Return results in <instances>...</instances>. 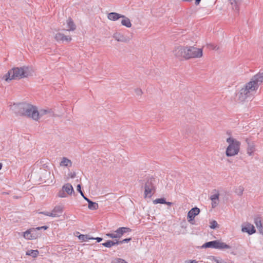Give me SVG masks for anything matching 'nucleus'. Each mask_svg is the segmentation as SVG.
Instances as JSON below:
<instances>
[{
	"label": "nucleus",
	"instance_id": "obj_50",
	"mask_svg": "<svg viewBox=\"0 0 263 263\" xmlns=\"http://www.w3.org/2000/svg\"><path fill=\"white\" fill-rule=\"evenodd\" d=\"M2 167V164L1 163H0V170H1Z\"/></svg>",
	"mask_w": 263,
	"mask_h": 263
},
{
	"label": "nucleus",
	"instance_id": "obj_43",
	"mask_svg": "<svg viewBox=\"0 0 263 263\" xmlns=\"http://www.w3.org/2000/svg\"><path fill=\"white\" fill-rule=\"evenodd\" d=\"M36 229L38 230H40L41 229L46 230L47 229V227H46V226H43V227H37Z\"/></svg>",
	"mask_w": 263,
	"mask_h": 263
},
{
	"label": "nucleus",
	"instance_id": "obj_2",
	"mask_svg": "<svg viewBox=\"0 0 263 263\" xmlns=\"http://www.w3.org/2000/svg\"><path fill=\"white\" fill-rule=\"evenodd\" d=\"M33 72V69L31 67H15L9 70L4 78L6 81L13 79H21L32 76Z\"/></svg>",
	"mask_w": 263,
	"mask_h": 263
},
{
	"label": "nucleus",
	"instance_id": "obj_11",
	"mask_svg": "<svg viewBox=\"0 0 263 263\" xmlns=\"http://www.w3.org/2000/svg\"><path fill=\"white\" fill-rule=\"evenodd\" d=\"M131 230L126 227H121L118 229L111 233H108L106 235L111 238H120L124 233L130 232Z\"/></svg>",
	"mask_w": 263,
	"mask_h": 263
},
{
	"label": "nucleus",
	"instance_id": "obj_27",
	"mask_svg": "<svg viewBox=\"0 0 263 263\" xmlns=\"http://www.w3.org/2000/svg\"><path fill=\"white\" fill-rule=\"evenodd\" d=\"M62 212H63V208L61 206H55L52 211V213H53V214H58L59 215V216L61 215Z\"/></svg>",
	"mask_w": 263,
	"mask_h": 263
},
{
	"label": "nucleus",
	"instance_id": "obj_41",
	"mask_svg": "<svg viewBox=\"0 0 263 263\" xmlns=\"http://www.w3.org/2000/svg\"><path fill=\"white\" fill-rule=\"evenodd\" d=\"M136 93L138 95L140 96L142 94V91L140 89H137L135 90Z\"/></svg>",
	"mask_w": 263,
	"mask_h": 263
},
{
	"label": "nucleus",
	"instance_id": "obj_42",
	"mask_svg": "<svg viewBox=\"0 0 263 263\" xmlns=\"http://www.w3.org/2000/svg\"><path fill=\"white\" fill-rule=\"evenodd\" d=\"M77 191L80 193L81 192H82V190H81V185L80 184H78L77 186Z\"/></svg>",
	"mask_w": 263,
	"mask_h": 263
},
{
	"label": "nucleus",
	"instance_id": "obj_30",
	"mask_svg": "<svg viewBox=\"0 0 263 263\" xmlns=\"http://www.w3.org/2000/svg\"><path fill=\"white\" fill-rule=\"evenodd\" d=\"M79 239L83 241H86L88 239H93L94 238L90 237L88 235H80L78 236Z\"/></svg>",
	"mask_w": 263,
	"mask_h": 263
},
{
	"label": "nucleus",
	"instance_id": "obj_48",
	"mask_svg": "<svg viewBox=\"0 0 263 263\" xmlns=\"http://www.w3.org/2000/svg\"><path fill=\"white\" fill-rule=\"evenodd\" d=\"M187 263H198V262L197 261H196L195 260H193Z\"/></svg>",
	"mask_w": 263,
	"mask_h": 263
},
{
	"label": "nucleus",
	"instance_id": "obj_25",
	"mask_svg": "<svg viewBox=\"0 0 263 263\" xmlns=\"http://www.w3.org/2000/svg\"><path fill=\"white\" fill-rule=\"evenodd\" d=\"M67 30H68V31H71V30L73 31L76 28L75 25H74L73 22L70 19H69L67 20Z\"/></svg>",
	"mask_w": 263,
	"mask_h": 263
},
{
	"label": "nucleus",
	"instance_id": "obj_15",
	"mask_svg": "<svg viewBox=\"0 0 263 263\" xmlns=\"http://www.w3.org/2000/svg\"><path fill=\"white\" fill-rule=\"evenodd\" d=\"M72 163L70 160L66 157H62L60 162L59 165L62 167L69 168L72 166Z\"/></svg>",
	"mask_w": 263,
	"mask_h": 263
},
{
	"label": "nucleus",
	"instance_id": "obj_18",
	"mask_svg": "<svg viewBox=\"0 0 263 263\" xmlns=\"http://www.w3.org/2000/svg\"><path fill=\"white\" fill-rule=\"evenodd\" d=\"M120 18H122L121 23L123 26L127 28H130L132 27V23L128 17L125 15H122Z\"/></svg>",
	"mask_w": 263,
	"mask_h": 263
},
{
	"label": "nucleus",
	"instance_id": "obj_33",
	"mask_svg": "<svg viewBox=\"0 0 263 263\" xmlns=\"http://www.w3.org/2000/svg\"><path fill=\"white\" fill-rule=\"evenodd\" d=\"M254 223L257 227V228L259 230L260 228H262V224L261 222L260 219L259 218H256L254 219Z\"/></svg>",
	"mask_w": 263,
	"mask_h": 263
},
{
	"label": "nucleus",
	"instance_id": "obj_9",
	"mask_svg": "<svg viewBox=\"0 0 263 263\" xmlns=\"http://www.w3.org/2000/svg\"><path fill=\"white\" fill-rule=\"evenodd\" d=\"M203 52L201 48L195 47H189V54L187 59L191 58H200L202 56Z\"/></svg>",
	"mask_w": 263,
	"mask_h": 263
},
{
	"label": "nucleus",
	"instance_id": "obj_35",
	"mask_svg": "<svg viewBox=\"0 0 263 263\" xmlns=\"http://www.w3.org/2000/svg\"><path fill=\"white\" fill-rule=\"evenodd\" d=\"M210 227L211 229H214L218 228V224L216 221L212 220L210 222Z\"/></svg>",
	"mask_w": 263,
	"mask_h": 263
},
{
	"label": "nucleus",
	"instance_id": "obj_49",
	"mask_svg": "<svg viewBox=\"0 0 263 263\" xmlns=\"http://www.w3.org/2000/svg\"><path fill=\"white\" fill-rule=\"evenodd\" d=\"M196 1V4H199L201 0H195Z\"/></svg>",
	"mask_w": 263,
	"mask_h": 263
},
{
	"label": "nucleus",
	"instance_id": "obj_37",
	"mask_svg": "<svg viewBox=\"0 0 263 263\" xmlns=\"http://www.w3.org/2000/svg\"><path fill=\"white\" fill-rule=\"evenodd\" d=\"M208 47L211 49H213V50H218L219 49V47H217V46L216 45H214L212 44H208Z\"/></svg>",
	"mask_w": 263,
	"mask_h": 263
},
{
	"label": "nucleus",
	"instance_id": "obj_24",
	"mask_svg": "<svg viewBox=\"0 0 263 263\" xmlns=\"http://www.w3.org/2000/svg\"><path fill=\"white\" fill-rule=\"evenodd\" d=\"M31 234V229L27 230L23 233V237L25 239L28 240H32L33 239Z\"/></svg>",
	"mask_w": 263,
	"mask_h": 263
},
{
	"label": "nucleus",
	"instance_id": "obj_6",
	"mask_svg": "<svg viewBox=\"0 0 263 263\" xmlns=\"http://www.w3.org/2000/svg\"><path fill=\"white\" fill-rule=\"evenodd\" d=\"M74 192L72 185L69 183L64 184L62 189L59 192L58 196L60 198H66L68 196H71Z\"/></svg>",
	"mask_w": 263,
	"mask_h": 263
},
{
	"label": "nucleus",
	"instance_id": "obj_22",
	"mask_svg": "<svg viewBox=\"0 0 263 263\" xmlns=\"http://www.w3.org/2000/svg\"><path fill=\"white\" fill-rule=\"evenodd\" d=\"M119 244V241H113L111 240H108L106 242L103 243L102 245L107 248H110L111 247Z\"/></svg>",
	"mask_w": 263,
	"mask_h": 263
},
{
	"label": "nucleus",
	"instance_id": "obj_5",
	"mask_svg": "<svg viewBox=\"0 0 263 263\" xmlns=\"http://www.w3.org/2000/svg\"><path fill=\"white\" fill-rule=\"evenodd\" d=\"M253 91H254V87H252L251 84L247 83L237 94V99L240 102L244 101L249 97V93Z\"/></svg>",
	"mask_w": 263,
	"mask_h": 263
},
{
	"label": "nucleus",
	"instance_id": "obj_44",
	"mask_svg": "<svg viewBox=\"0 0 263 263\" xmlns=\"http://www.w3.org/2000/svg\"><path fill=\"white\" fill-rule=\"evenodd\" d=\"M93 239H96L97 242H99L102 241V239L100 237H97L96 238H94Z\"/></svg>",
	"mask_w": 263,
	"mask_h": 263
},
{
	"label": "nucleus",
	"instance_id": "obj_20",
	"mask_svg": "<svg viewBox=\"0 0 263 263\" xmlns=\"http://www.w3.org/2000/svg\"><path fill=\"white\" fill-rule=\"evenodd\" d=\"M121 14L116 13L110 12L108 13L107 18L111 21H115L121 18Z\"/></svg>",
	"mask_w": 263,
	"mask_h": 263
},
{
	"label": "nucleus",
	"instance_id": "obj_34",
	"mask_svg": "<svg viewBox=\"0 0 263 263\" xmlns=\"http://www.w3.org/2000/svg\"><path fill=\"white\" fill-rule=\"evenodd\" d=\"M153 203L156 204L158 203L164 204L165 200L164 198H158L153 201Z\"/></svg>",
	"mask_w": 263,
	"mask_h": 263
},
{
	"label": "nucleus",
	"instance_id": "obj_3",
	"mask_svg": "<svg viewBox=\"0 0 263 263\" xmlns=\"http://www.w3.org/2000/svg\"><path fill=\"white\" fill-rule=\"evenodd\" d=\"M226 141L229 143L226 151V156L232 157L237 155L239 152L240 143L232 137L227 138Z\"/></svg>",
	"mask_w": 263,
	"mask_h": 263
},
{
	"label": "nucleus",
	"instance_id": "obj_16",
	"mask_svg": "<svg viewBox=\"0 0 263 263\" xmlns=\"http://www.w3.org/2000/svg\"><path fill=\"white\" fill-rule=\"evenodd\" d=\"M54 39L57 41H66L69 42L71 40V38L69 36H65L61 33H57L54 35Z\"/></svg>",
	"mask_w": 263,
	"mask_h": 263
},
{
	"label": "nucleus",
	"instance_id": "obj_31",
	"mask_svg": "<svg viewBox=\"0 0 263 263\" xmlns=\"http://www.w3.org/2000/svg\"><path fill=\"white\" fill-rule=\"evenodd\" d=\"M254 151H255V147H254V145H253V144L249 145L248 147V149H247V154L251 156Z\"/></svg>",
	"mask_w": 263,
	"mask_h": 263
},
{
	"label": "nucleus",
	"instance_id": "obj_23",
	"mask_svg": "<svg viewBox=\"0 0 263 263\" xmlns=\"http://www.w3.org/2000/svg\"><path fill=\"white\" fill-rule=\"evenodd\" d=\"M39 253V252L37 250H30L26 252V255L35 258L37 256Z\"/></svg>",
	"mask_w": 263,
	"mask_h": 263
},
{
	"label": "nucleus",
	"instance_id": "obj_1",
	"mask_svg": "<svg viewBox=\"0 0 263 263\" xmlns=\"http://www.w3.org/2000/svg\"><path fill=\"white\" fill-rule=\"evenodd\" d=\"M10 109L17 114L29 117L35 121H39L46 115H52L51 109H38L37 107L25 102L13 103L10 105Z\"/></svg>",
	"mask_w": 263,
	"mask_h": 263
},
{
	"label": "nucleus",
	"instance_id": "obj_21",
	"mask_svg": "<svg viewBox=\"0 0 263 263\" xmlns=\"http://www.w3.org/2000/svg\"><path fill=\"white\" fill-rule=\"evenodd\" d=\"M86 200L88 203V208L89 209L91 210H95L98 209L99 205L96 202H93L89 199H86Z\"/></svg>",
	"mask_w": 263,
	"mask_h": 263
},
{
	"label": "nucleus",
	"instance_id": "obj_47",
	"mask_svg": "<svg viewBox=\"0 0 263 263\" xmlns=\"http://www.w3.org/2000/svg\"><path fill=\"white\" fill-rule=\"evenodd\" d=\"M164 204H166L168 205H171L172 204V203L171 202H166L165 201V203Z\"/></svg>",
	"mask_w": 263,
	"mask_h": 263
},
{
	"label": "nucleus",
	"instance_id": "obj_8",
	"mask_svg": "<svg viewBox=\"0 0 263 263\" xmlns=\"http://www.w3.org/2000/svg\"><path fill=\"white\" fill-rule=\"evenodd\" d=\"M154 178L148 179L145 184L144 198L151 197L154 193Z\"/></svg>",
	"mask_w": 263,
	"mask_h": 263
},
{
	"label": "nucleus",
	"instance_id": "obj_13",
	"mask_svg": "<svg viewBox=\"0 0 263 263\" xmlns=\"http://www.w3.org/2000/svg\"><path fill=\"white\" fill-rule=\"evenodd\" d=\"M232 9L236 13H238L239 11V6L242 0H228Z\"/></svg>",
	"mask_w": 263,
	"mask_h": 263
},
{
	"label": "nucleus",
	"instance_id": "obj_4",
	"mask_svg": "<svg viewBox=\"0 0 263 263\" xmlns=\"http://www.w3.org/2000/svg\"><path fill=\"white\" fill-rule=\"evenodd\" d=\"M202 247L206 248H212L221 250H229L232 248L230 245L219 240L206 242L202 246Z\"/></svg>",
	"mask_w": 263,
	"mask_h": 263
},
{
	"label": "nucleus",
	"instance_id": "obj_32",
	"mask_svg": "<svg viewBox=\"0 0 263 263\" xmlns=\"http://www.w3.org/2000/svg\"><path fill=\"white\" fill-rule=\"evenodd\" d=\"M41 214H43L45 215L50 216L52 217H59V215L58 214H53V213L49 212H42L40 213Z\"/></svg>",
	"mask_w": 263,
	"mask_h": 263
},
{
	"label": "nucleus",
	"instance_id": "obj_17",
	"mask_svg": "<svg viewBox=\"0 0 263 263\" xmlns=\"http://www.w3.org/2000/svg\"><path fill=\"white\" fill-rule=\"evenodd\" d=\"M113 37L118 42H127L129 41V40L127 37H126L123 34L119 32L114 33Z\"/></svg>",
	"mask_w": 263,
	"mask_h": 263
},
{
	"label": "nucleus",
	"instance_id": "obj_36",
	"mask_svg": "<svg viewBox=\"0 0 263 263\" xmlns=\"http://www.w3.org/2000/svg\"><path fill=\"white\" fill-rule=\"evenodd\" d=\"M212 201L211 205L212 208H216L219 204V198L216 199H211Z\"/></svg>",
	"mask_w": 263,
	"mask_h": 263
},
{
	"label": "nucleus",
	"instance_id": "obj_38",
	"mask_svg": "<svg viewBox=\"0 0 263 263\" xmlns=\"http://www.w3.org/2000/svg\"><path fill=\"white\" fill-rule=\"evenodd\" d=\"M219 194L218 193H216L210 196V199H216L219 198Z\"/></svg>",
	"mask_w": 263,
	"mask_h": 263
},
{
	"label": "nucleus",
	"instance_id": "obj_39",
	"mask_svg": "<svg viewBox=\"0 0 263 263\" xmlns=\"http://www.w3.org/2000/svg\"><path fill=\"white\" fill-rule=\"evenodd\" d=\"M112 263H127L125 260L122 259H118L114 261Z\"/></svg>",
	"mask_w": 263,
	"mask_h": 263
},
{
	"label": "nucleus",
	"instance_id": "obj_7",
	"mask_svg": "<svg viewBox=\"0 0 263 263\" xmlns=\"http://www.w3.org/2000/svg\"><path fill=\"white\" fill-rule=\"evenodd\" d=\"M173 53L177 58L187 59L189 47L182 46H176L173 50Z\"/></svg>",
	"mask_w": 263,
	"mask_h": 263
},
{
	"label": "nucleus",
	"instance_id": "obj_45",
	"mask_svg": "<svg viewBox=\"0 0 263 263\" xmlns=\"http://www.w3.org/2000/svg\"><path fill=\"white\" fill-rule=\"evenodd\" d=\"M80 194L81 195V196L83 197V198L86 200V199H88L86 197H85L83 194V193L82 192H81L80 193Z\"/></svg>",
	"mask_w": 263,
	"mask_h": 263
},
{
	"label": "nucleus",
	"instance_id": "obj_12",
	"mask_svg": "<svg viewBox=\"0 0 263 263\" xmlns=\"http://www.w3.org/2000/svg\"><path fill=\"white\" fill-rule=\"evenodd\" d=\"M241 231L251 235L255 233L256 230L253 224L250 223H246L242 225Z\"/></svg>",
	"mask_w": 263,
	"mask_h": 263
},
{
	"label": "nucleus",
	"instance_id": "obj_28",
	"mask_svg": "<svg viewBox=\"0 0 263 263\" xmlns=\"http://www.w3.org/2000/svg\"><path fill=\"white\" fill-rule=\"evenodd\" d=\"M76 176V174L74 172H69L67 175L65 176V179L66 181H68L70 178L73 179Z\"/></svg>",
	"mask_w": 263,
	"mask_h": 263
},
{
	"label": "nucleus",
	"instance_id": "obj_14",
	"mask_svg": "<svg viewBox=\"0 0 263 263\" xmlns=\"http://www.w3.org/2000/svg\"><path fill=\"white\" fill-rule=\"evenodd\" d=\"M200 213V210L198 208H192L187 214V218L188 219V221L190 222L191 221H192L195 217L198 215Z\"/></svg>",
	"mask_w": 263,
	"mask_h": 263
},
{
	"label": "nucleus",
	"instance_id": "obj_29",
	"mask_svg": "<svg viewBox=\"0 0 263 263\" xmlns=\"http://www.w3.org/2000/svg\"><path fill=\"white\" fill-rule=\"evenodd\" d=\"M243 191L244 188L242 186H239L236 188L235 192L237 195L241 196L242 195Z\"/></svg>",
	"mask_w": 263,
	"mask_h": 263
},
{
	"label": "nucleus",
	"instance_id": "obj_10",
	"mask_svg": "<svg viewBox=\"0 0 263 263\" xmlns=\"http://www.w3.org/2000/svg\"><path fill=\"white\" fill-rule=\"evenodd\" d=\"M263 82V72H259L252 77L251 81L248 83L251 84L252 87H254V90L257 89L259 85H260Z\"/></svg>",
	"mask_w": 263,
	"mask_h": 263
},
{
	"label": "nucleus",
	"instance_id": "obj_19",
	"mask_svg": "<svg viewBox=\"0 0 263 263\" xmlns=\"http://www.w3.org/2000/svg\"><path fill=\"white\" fill-rule=\"evenodd\" d=\"M212 260L216 263H234L233 260L229 259L224 260L220 257L212 256Z\"/></svg>",
	"mask_w": 263,
	"mask_h": 263
},
{
	"label": "nucleus",
	"instance_id": "obj_26",
	"mask_svg": "<svg viewBox=\"0 0 263 263\" xmlns=\"http://www.w3.org/2000/svg\"><path fill=\"white\" fill-rule=\"evenodd\" d=\"M31 234L32 235L33 239H36L37 238L40 236L41 234L40 233L37 232V231L39 230L36 229V228L31 229Z\"/></svg>",
	"mask_w": 263,
	"mask_h": 263
},
{
	"label": "nucleus",
	"instance_id": "obj_40",
	"mask_svg": "<svg viewBox=\"0 0 263 263\" xmlns=\"http://www.w3.org/2000/svg\"><path fill=\"white\" fill-rule=\"evenodd\" d=\"M130 240H131V238H126V239H124L122 240V241H119V244L123 243H125V242H128Z\"/></svg>",
	"mask_w": 263,
	"mask_h": 263
},
{
	"label": "nucleus",
	"instance_id": "obj_46",
	"mask_svg": "<svg viewBox=\"0 0 263 263\" xmlns=\"http://www.w3.org/2000/svg\"><path fill=\"white\" fill-rule=\"evenodd\" d=\"M258 230H259V231L260 232V233L263 234V226H262V228H260Z\"/></svg>",
	"mask_w": 263,
	"mask_h": 263
}]
</instances>
